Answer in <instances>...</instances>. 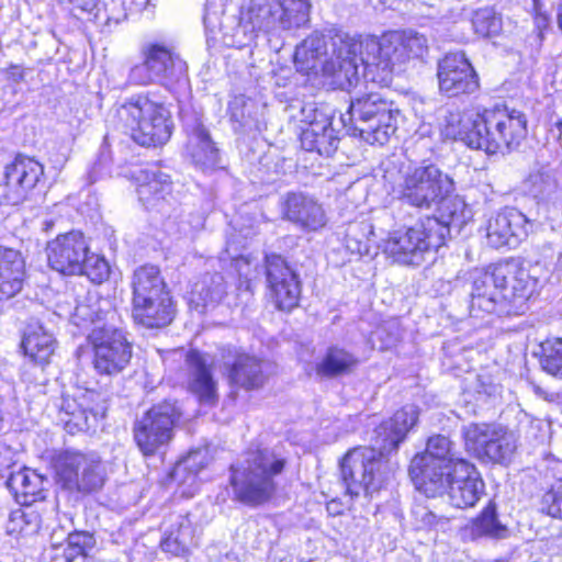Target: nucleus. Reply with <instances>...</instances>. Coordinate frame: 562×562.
I'll return each mask as SVG.
<instances>
[{"label":"nucleus","mask_w":562,"mask_h":562,"mask_svg":"<svg viewBox=\"0 0 562 562\" xmlns=\"http://www.w3.org/2000/svg\"><path fill=\"white\" fill-rule=\"evenodd\" d=\"M144 61L131 68L128 80L138 86L178 79L186 71L184 61L167 47L149 45L143 49Z\"/></svg>","instance_id":"nucleus-16"},{"label":"nucleus","mask_w":562,"mask_h":562,"mask_svg":"<svg viewBox=\"0 0 562 562\" xmlns=\"http://www.w3.org/2000/svg\"><path fill=\"white\" fill-rule=\"evenodd\" d=\"M497 279L499 281H506L507 279V281L514 282L512 290H508V294L504 295V301L510 305L508 312L522 314L527 301L537 288L538 279L516 260L498 266Z\"/></svg>","instance_id":"nucleus-26"},{"label":"nucleus","mask_w":562,"mask_h":562,"mask_svg":"<svg viewBox=\"0 0 562 562\" xmlns=\"http://www.w3.org/2000/svg\"><path fill=\"white\" fill-rule=\"evenodd\" d=\"M10 249L9 247H3V246H0V255L2 254L3 250H8Z\"/></svg>","instance_id":"nucleus-60"},{"label":"nucleus","mask_w":562,"mask_h":562,"mask_svg":"<svg viewBox=\"0 0 562 562\" xmlns=\"http://www.w3.org/2000/svg\"><path fill=\"white\" fill-rule=\"evenodd\" d=\"M277 33L276 0H250L240 11L239 22L227 45L243 47L250 44L257 32Z\"/></svg>","instance_id":"nucleus-18"},{"label":"nucleus","mask_w":562,"mask_h":562,"mask_svg":"<svg viewBox=\"0 0 562 562\" xmlns=\"http://www.w3.org/2000/svg\"><path fill=\"white\" fill-rule=\"evenodd\" d=\"M7 486L18 503L31 506L37 499H44V477L30 469H21L11 473Z\"/></svg>","instance_id":"nucleus-32"},{"label":"nucleus","mask_w":562,"mask_h":562,"mask_svg":"<svg viewBox=\"0 0 562 562\" xmlns=\"http://www.w3.org/2000/svg\"><path fill=\"white\" fill-rule=\"evenodd\" d=\"M266 276L271 300L278 310L290 312L299 305L301 281L282 257H267Z\"/></svg>","instance_id":"nucleus-20"},{"label":"nucleus","mask_w":562,"mask_h":562,"mask_svg":"<svg viewBox=\"0 0 562 562\" xmlns=\"http://www.w3.org/2000/svg\"><path fill=\"white\" fill-rule=\"evenodd\" d=\"M132 317L145 328L169 325L176 314L170 292L158 267L145 265L132 277Z\"/></svg>","instance_id":"nucleus-7"},{"label":"nucleus","mask_w":562,"mask_h":562,"mask_svg":"<svg viewBox=\"0 0 562 562\" xmlns=\"http://www.w3.org/2000/svg\"><path fill=\"white\" fill-rule=\"evenodd\" d=\"M355 132L369 144H386L397 130L398 111L379 92L351 101L348 111Z\"/></svg>","instance_id":"nucleus-9"},{"label":"nucleus","mask_w":562,"mask_h":562,"mask_svg":"<svg viewBox=\"0 0 562 562\" xmlns=\"http://www.w3.org/2000/svg\"><path fill=\"white\" fill-rule=\"evenodd\" d=\"M499 295L497 288H494L490 272L479 271L472 282L470 315L474 318H481L494 313L499 303Z\"/></svg>","instance_id":"nucleus-29"},{"label":"nucleus","mask_w":562,"mask_h":562,"mask_svg":"<svg viewBox=\"0 0 562 562\" xmlns=\"http://www.w3.org/2000/svg\"><path fill=\"white\" fill-rule=\"evenodd\" d=\"M442 479L443 488L437 496L447 494L451 505L457 508L474 506L484 492L485 484L479 472L465 460H459Z\"/></svg>","instance_id":"nucleus-19"},{"label":"nucleus","mask_w":562,"mask_h":562,"mask_svg":"<svg viewBox=\"0 0 562 562\" xmlns=\"http://www.w3.org/2000/svg\"><path fill=\"white\" fill-rule=\"evenodd\" d=\"M24 260L15 249L3 250L0 255V300L13 297L22 290Z\"/></svg>","instance_id":"nucleus-31"},{"label":"nucleus","mask_w":562,"mask_h":562,"mask_svg":"<svg viewBox=\"0 0 562 562\" xmlns=\"http://www.w3.org/2000/svg\"><path fill=\"white\" fill-rule=\"evenodd\" d=\"M497 274H498V267L494 268V270L492 272H490V277L493 278V282H494V288H497L499 294H501V297L504 300V295L505 294H508V290H512V286L514 285V282L513 281H499L497 279Z\"/></svg>","instance_id":"nucleus-53"},{"label":"nucleus","mask_w":562,"mask_h":562,"mask_svg":"<svg viewBox=\"0 0 562 562\" xmlns=\"http://www.w3.org/2000/svg\"><path fill=\"white\" fill-rule=\"evenodd\" d=\"M192 301L207 306L222 300L225 294L224 278L220 273L205 274L192 288Z\"/></svg>","instance_id":"nucleus-42"},{"label":"nucleus","mask_w":562,"mask_h":562,"mask_svg":"<svg viewBox=\"0 0 562 562\" xmlns=\"http://www.w3.org/2000/svg\"><path fill=\"white\" fill-rule=\"evenodd\" d=\"M180 418L176 403L164 401L154 405L133 427L134 440L144 456H153L172 438L173 426Z\"/></svg>","instance_id":"nucleus-13"},{"label":"nucleus","mask_w":562,"mask_h":562,"mask_svg":"<svg viewBox=\"0 0 562 562\" xmlns=\"http://www.w3.org/2000/svg\"><path fill=\"white\" fill-rule=\"evenodd\" d=\"M312 4L308 0H276L279 31H291L310 22Z\"/></svg>","instance_id":"nucleus-36"},{"label":"nucleus","mask_w":562,"mask_h":562,"mask_svg":"<svg viewBox=\"0 0 562 562\" xmlns=\"http://www.w3.org/2000/svg\"><path fill=\"white\" fill-rule=\"evenodd\" d=\"M415 524L419 529H441L445 530L449 524V518L438 516L427 506L415 505L412 509Z\"/></svg>","instance_id":"nucleus-49"},{"label":"nucleus","mask_w":562,"mask_h":562,"mask_svg":"<svg viewBox=\"0 0 562 562\" xmlns=\"http://www.w3.org/2000/svg\"><path fill=\"white\" fill-rule=\"evenodd\" d=\"M186 383L201 403L213 405L217 400L216 382L213 379L205 355L190 350L184 360Z\"/></svg>","instance_id":"nucleus-27"},{"label":"nucleus","mask_w":562,"mask_h":562,"mask_svg":"<svg viewBox=\"0 0 562 562\" xmlns=\"http://www.w3.org/2000/svg\"><path fill=\"white\" fill-rule=\"evenodd\" d=\"M204 23L207 24L209 23V15H205L204 16Z\"/></svg>","instance_id":"nucleus-62"},{"label":"nucleus","mask_w":562,"mask_h":562,"mask_svg":"<svg viewBox=\"0 0 562 562\" xmlns=\"http://www.w3.org/2000/svg\"><path fill=\"white\" fill-rule=\"evenodd\" d=\"M417 419V407L404 406L375 429V448H355L345 454L340 462V475L351 497L361 493L371 495L382 487L390 474L384 454L397 449Z\"/></svg>","instance_id":"nucleus-2"},{"label":"nucleus","mask_w":562,"mask_h":562,"mask_svg":"<svg viewBox=\"0 0 562 562\" xmlns=\"http://www.w3.org/2000/svg\"><path fill=\"white\" fill-rule=\"evenodd\" d=\"M525 190L540 204L548 207L549 202L555 204L559 194L558 183L551 171L541 167L532 170L524 182Z\"/></svg>","instance_id":"nucleus-39"},{"label":"nucleus","mask_w":562,"mask_h":562,"mask_svg":"<svg viewBox=\"0 0 562 562\" xmlns=\"http://www.w3.org/2000/svg\"><path fill=\"white\" fill-rule=\"evenodd\" d=\"M267 362L249 355H239L232 366L229 379L244 389H258L267 380Z\"/></svg>","instance_id":"nucleus-34"},{"label":"nucleus","mask_w":562,"mask_h":562,"mask_svg":"<svg viewBox=\"0 0 562 562\" xmlns=\"http://www.w3.org/2000/svg\"><path fill=\"white\" fill-rule=\"evenodd\" d=\"M188 149L193 162L201 168H213L218 164L220 154L212 142L207 130L196 124L190 135Z\"/></svg>","instance_id":"nucleus-37"},{"label":"nucleus","mask_w":562,"mask_h":562,"mask_svg":"<svg viewBox=\"0 0 562 562\" xmlns=\"http://www.w3.org/2000/svg\"><path fill=\"white\" fill-rule=\"evenodd\" d=\"M285 459L268 448L246 451L231 465V485L235 499L248 506H259L277 491L276 476L281 474Z\"/></svg>","instance_id":"nucleus-4"},{"label":"nucleus","mask_w":562,"mask_h":562,"mask_svg":"<svg viewBox=\"0 0 562 562\" xmlns=\"http://www.w3.org/2000/svg\"><path fill=\"white\" fill-rule=\"evenodd\" d=\"M358 358L339 347H329L315 367L316 374L323 378H335L351 373L358 366Z\"/></svg>","instance_id":"nucleus-38"},{"label":"nucleus","mask_w":562,"mask_h":562,"mask_svg":"<svg viewBox=\"0 0 562 562\" xmlns=\"http://www.w3.org/2000/svg\"><path fill=\"white\" fill-rule=\"evenodd\" d=\"M112 122L130 133L136 143L147 147L165 144L172 133L169 110L148 93L119 101L112 110Z\"/></svg>","instance_id":"nucleus-5"},{"label":"nucleus","mask_w":562,"mask_h":562,"mask_svg":"<svg viewBox=\"0 0 562 562\" xmlns=\"http://www.w3.org/2000/svg\"><path fill=\"white\" fill-rule=\"evenodd\" d=\"M88 248V241L81 232L60 234L47 243L48 265L63 274H77L82 270Z\"/></svg>","instance_id":"nucleus-21"},{"label":"nucleus","mask_w":562,"mask_h":562,"mask_svg":"<svg viewBox=\"0 0 562 562\" xmlns=\"http://www.w3.org/2000/svg\"><path fill=\"white\" fill-rule=\"evenodd\" d=\"M58 532H60L61 535L64 533V530L60 529V530H54L53 533H52V544L54 547H57L59 543H58V540H59V537H58Z\"/></svg>","instance_id":"nucleus-57"},{"label":"nucleus","mask_w":562,"mask_h":562,"mask_svg":"<svg viewBox=\"0 0 562 562\" xmlns=\"http://www.w3.org/2000/svg\"><path fill=\"white\" fill-rule=\"evenodd\" d=\"M459 460L451 454L450 440L437 435L428 439L425 452L413 458L409 475L422 493L427 497H437L443 488L442 475L452 470Z\"/></svg>","instance_id":"nucleus-12"},{"label":"nucleus","mask_w":562,"mask_h":562,"mask_svg":"<svg viewBox=\"0 0 562 562\" xmlns=\"http://www.w3.org/2000/svg\"><path fill=\"white\" fill-rule=\"evenodd\" d=\"M505 531V527L497 519L496 505L490 502L480 516L474 520L473 533L475 536L502 538Z\"/></svg>","instance_id":"nucleus-44"},{"label":"nucleus","mask_w":562,"mask_h":562,"mask_svg":"<svg viewBox=\"0 0 562 562\" xmlns=\"http://www.w3.org/2000/svg\"><path fill=\"white\" fill-rule=\"evenodd\" d=\"M282 217L304 232H317L327 224L323 205L304 192H288L281 200Z\"/></svg>","instance_id":"nucleus-23"},{"label":"nucleus","mask_w":562,"mask_h":562,"mask_svg":"<svg viewBox=\"0 0 562 562\" xmlns=\"http://www.w3.org/2000/svg\"><path fill=\"white\" fill-rule=\"evenodd\" d=\"M427 52L426 36L414 31L394 32L381 38L338 34L333 38V56L338 59L339 66L336 68L334 60H329L325 71L342 89L357 83L360 66L373 75V81L387 85L395 66L412 58H422Z\"/></svg>","instance_id":"nucleus-1"},{"label":"nucleus","mask_w":562,"mask_h":562,"mask_svg":"<svg viewBox=\"0 0 562 562\" xmlns=\"http://www.w3.org/2000/svg\"><path fill=\"white\" fill-rule=\"evenodd\" d=\"M465 448L483 462L507 465L518 446V436L497 423H470L462 427Z\"/></svg>","instance_id":"nucleus-11"},{"label":"nucleus","mask_w":562,"mask_h":562,"mask_svg":"<svg viewBox=\"0 0 562 562\" xmlns=\"http://www.w3.org/2000/svg\"><path fill=\"white\" fill-rule=\"evenodd\" d=\"M542 510L562 519V480L557 481L542 496Z\"/></svg>","instance_id":"nucleus-52"},{"label":"nucleus","mask_w":562,"mask_h":562,"mask_svg":"<svg viewBox=\"0 0 562 562\" xmlns=\"http://www.w3.org/2000/svg\"><path fill=\"white\" fill-rule=\"evenodd\" d=\"M527 217L516 209H505L492 217L486 226L487 243L494 248L516 247L527 237Z\"/></svg>","instance_id":"nucleus-25"},{"label":"nucleus","mask_w":562,"mask_h":562,"mask_svg":"<svg viewBox=\"0 0 562 562\" xmlns=\"http://www.w3.org/2000/svg\"><path fill=\"white\" fill-rule=\"evenodd\" d=\"M45 225H46L45 229L47 231L53 225V223L52 222H49V223L46 222Z\"/></svg>","instance_id":"nucleus-59"},{"label":"nucleus","mask_w":562,"mask_h":562,"mask_svg":"<svg viewBox=\"0 0 562 562\" xmlns=\"http://www.w3.org/2000/svg\"><path fill=\"white\" fill-rule=\"evenodd\" d=\"M206 464V451L194 450L181 459L175 467L171 477L181 485H188L190 491L182 494L193 495L196 485V475Z\"/></svg>","instance_id":"nucleus-41"},{"label":"nucleus","mask_w":562,"mask_h":562,"mask_svg":"<svg viewBox=\"0 0 562 562\" xmlns=\"http://www.w3.org/2000/svg\"><path fill=\"white\" fill-rule=\"evenodd\" d=\"M472 25L476 34L483 37H491L502 31V20L493 8L486 7L473 13Z\"/></svg>","instance_id":"nucleus-46"},{"label":"nucleus","mask_w":562,"mask_h":562,"mask_svg":"<svg viewBox=\"0 0 562 562\" xmlns=\"http://www.w3.org/2000/svg\"><path fill=\"white\" fill-rule=\"evenodd\" d=\"M71 321L77 326H86L87 324L93 326L88 335L93 355L114 346V340L122 344L128 342L123 330L117 326L120 321L117 311L106 299H99L89 294L83 302L76 305Z\"/></svg>","instance_id":"nucleus-10"},{"label":"nucleus","mask_w":562,"mask_h":562,"mask_svg":"<svg viewBox=\"0 0 562 562\" xmlns=\"http://www.w3.org/2000/svg\"><path fill=\"white\" fill-rule=\"evenodd\" d=\"M44 176V166L33 157L16 155L4 167L0 180V203L18 205L29 199Z\"/></svg>","instance_id":"nucleus-15"},{"label":"nucleus","mask_w":562,"mask_h":562,"mask_svg":"<svg viewBox=\"0 0 562 562\" xmlns=\"http://www.w3.org/2000/svg\"><path fill=\"white\" fill-rule=\"evenodd\" d=\"M442 134L486 154L504 153L520 145L527 135L526 115L516 109L495 106L480 113H449Z\"/></svg>","instance_id":"nucleus-3"},{"label":"nucleus","mask_w":562,"mask_h":562,"mask_svg":"<svg viewBox=\"0 0 562 562\" xmlns=\"http://www.w3.org/2000/svg\"><path fill=\"white\" fill-rule=\"evenodd\" d=\"M94 547V539L88 532H72L67 535V548L64 555L66 562H91L90 550Z\"/></svg>","instance_id":"nucleus-43"},{"label":"nucleus","mask_w":562,"mask_h":562,"mask_svg":"<svg viewBox=\"0 0 562 562\" xmlns=\"http://www.w3.org/2000/svg\"><path fill=\"white\" fill-rule=\"evenodd\" d=\"M56 347L54 336L40 323L27 325L22 339L24 353L35 363L44 366L49 362Z\"/></svg>","instance_id":"nucleus-33"},{"label":"nucleus","mask_w":562,"mask_h":562,"mask_svg":"<svg viewBox=\"0 0 562 562\" xmlns=\"http://www.w3.org/2000/svg\"><path fill=\"white\" fill-rule=\"evenodd\" d=\"M560 136L562 137V121L559 123Z\"/></svg>","instance_id":"nucleus-61"},{"label":"nucleus","mask_w":562,"mask_h":562,"mask_svg":"<svg viewBox=\"0 0 562 562\" xmlns=\"http://www.w3.org/2000/svg\"><path fill=\"white\" fill-rule=\"evenodd\" d=\"M319 122L303 128L301 145L306 151H316L321 156H331L338 148L339 137L333 128V117H321Z\"/></svg>","instance_id":"nucleus-30"},{"label":"nucleus","mask_w":562,"mask_h":562,"mask_svg":"<svg viewBox=\"0 0 562 562\" xmlns=\"http://www.w3.org/2000/svg\"><path fill=\"white\" fill-rule=\"evenodd\" d=\"M8 78L14 82H21L24 80V70L19 66H11L8 69Z\"/></svg>","instance_id":"nucleus-55"},{"label":"nucleus","mask_w":562,"mask_h":562,"mask_svg":"<svg viewBox=\"0 0 562 562\" xmlns=\"http://www.w3.org/2000/svg\"><path fill=\"white\" fill-rule=\"evenodd\" d=\"M100 395L92 391L79 392L78 395H65L59 406V419L69 432L87 431L95 427L104 406Z\"/></svg>","instance_id":"nucleus-22"},{"label":"nucleus","mask_w":562,"mask_h":562,"mask_svg":"<svg viewBox=\"0 0 562 562\" xmlns=\"http://www.w3.org/2000/svg\"><path fill=\"white\" fill-rule=\"evenodd\" d=\"M372 342L381 350L395 347L402 339V329L396 319L384 322L372 333Z\"/></svg>","instance_id":"nucleus-47"},{"label":"nucleus","mask_w":562,"mask_h":562,"mask_svg":"<svg viewBox=\"0 0 562 562\" xmlns=\"http://www.w3.org/2000/svg\"><path fill=\"white\" fill-rule=\"evenodd\" d=\"M78 274L87 276L92 282L101 283L108 279L110 274V266L106 260L93 252L87 251L82 270Z\"/></svg>","instance_id":"nucleus-48"},{"label":"nucleus","mask_w":562,"mask_h":562,"mask_svg":"<svg viewBox=\"0 0 562 562\" xmlns=\"http://www.w3.org/2000/svg\"><path fill=\"white\" fill-rule=\"evenodd\" d=\"M439 91L451 98L479 90V76L463 52L448 53L437 64Z\"/></svg>","instance_id":"nucleus-17"},{"label":"nucleus","mask_w":562,"mask_h":562,"mask_svg":"<svg viewBox=\"0 0 562 562\" xmlns=\"http://www.w3.org/2000/svg\"><path fill=\"white\" fill-rule=\"evenodd\" d=\"M557 23L560 30H562V1L557 7Z\"/></svg>","instance_id":"nucleus-56"},{"label":"nucleus","mask_w":562,"mask_h":562,"mask_svg":"<svg viewBox=\"0 0 562 562\" xmlns=\"http://www.w3.org/2000/svg\"><path fill=\"white\" fill-rule=\"evenodd\" d=\"M139 201L147 209L159 205L171 193L170 177L158 168H146L136 176Z\"/></svg>","instance_id":"nucleus-28"},{"label":"nucleus","mask_w":562,"mask_h":562,"mask_svg":"<svg viewBox=\"0 0 562 562\" xmlns=\"http://www.w3.org/2000/svg\"><path fill=\"white\" fill-rule=\"evenodd\" d=\"M460 223L456 213H450L447 222L428 216L412 227L393 232L384 243V251L400 265L419 266L426 252L445 244L450 225Z\"/></svg>","instance_id":"nucleus-8"},{"label":"nucleus","mask_w":562,"mask_h":562,"mask_svg":"<svg viewBox=\"0 0 562 562\" xmlns=\"http://www.w3.org/2000/svg\"><path fill=\"white\" fill-rule=\"evenodd\" d=\"M195 542V528L189 516L178 515L165 530L160 547L172 555H183Z\"/></svg>","instance_id":"nucleus-35"},{"label":"nucleus","mask_w":562,"mask_h":562,"mask_svg":"<svg viewBox=\"0 0 562 562\" xmlns=\"http://www.w3.org/2000/svg\"><path fill=\"white\" fill-rule=\"evenodd\" d=\"M540 364L548 374L562 379V339L547 340L541 345Z\"/></svg>","instance_id":"nucleus-45"},{"label":"nucleus","mask_w":562,"mask_h":562,"mask_svg":"<svg viewBox=\"0 0 562 562\" xmlns=\"http://www.w3.org/2000/svg\"><path fill=\"white\" fill-rule=\"evenodd\" d=\"M132 358V347L121 341L109 349H102L93 355L94 369L100 374L114 375L122 372Z\"/></svg>","instance_id":"nucleus-40"},{"label":"nucleus","mask_w":562,"mask_h":562,"mask_svg":"<svg viewBox=\"0 0 562 562\" xmlns=\"http://www.w3.org/2000/svg\"><path fill=\"white\" fill-rule=\"evenodd\" d=\"M338 34H345L344 32H336L329 38V43L326 37L318 33H313L307 36L300 45L296 46L294 53V65L297 71L308 75L311 71L317 72L319 60L325 56V60L322 63L321 71L324 77L329 80V85L340 89L334 83V77L325 71V65L329 60H334L336 68L339 66V61L333 56V38ZM341 90H344L341 88Z\"/></svg>","instance_id":"nucleus-24"},{"label":"nucleus","mask_w":562,"mask_h":562,"mask_svg":"<svg viewBox=\"0 0 562 562\" xmlns=\"http://www.w3.org/2000/svg\"><path fill=\"white\" fill-rule=\"evenodd\" d=\"M296 109L299 110L297 113H291V117L307 124V126H313L314 123L322 120L321 117H333L329 113L318 109L315 103L299 102L290 106L292 112Z\"/></svg>","instance_id":"nucleus-51"},{"label":"nucleus","mask_w":562,"mask_h":562,"mask_svg":"<svg viewBox=\"0 0 562 562\" xmlns=\"http://www.w3.org/2000/svg\"><path fill=\"white\" fill-rule=\"evenodd\" d=\"M29 525L38 526L37 514L29 508H18L10 513L8 522V532H23Z\"/></svg>","instance_id":"nucleus-50"},{"label":"nucleus","mask_w":562,"mask_h":562,"mask_svg":"<svg viewBox=\"0 0 562 562\" xmlns=\"http://www.w3.org/2000/svg\"><path fill=\"white\" fill-rule=\"evenodd\" d=\"M56 473L59 482L69 491L92 493L104 483L101 459L93 452L65 451L56 461Z\"/></svg>","instance_id":"nucleus-14"},{"label":"nucleus","mask_w":562,"mask_h":562,"mask_svg":"<svg viewBox=\"0 0 562 562\" xmlns=\"http://www.w3.org/2000/svg\"><path fill=\"white\" fill-rule=\"evenodd\" d=\"M75 10L91 13L98 5L99 0H68Z\"/></svg>","instance_id":"nucleus-54"},{"label":"nucleus","mask_w":562,"mask_h":562,"mask_svg":"<svg viewBox=\"0 0 562 562\" xmlns=\"http://www.w3.org/2000/svg\"><path fill=\"white\" fill-rule=\"evenodd\" d=\"M383 179L398 200L417 209L429 210L453 191V180L434 164L387 168Z\"/></svg>","instance_id":"nucleus-6"},{"label":"nucleus","mask_w":562,"mask_h":562,"mask_svg":"<svg viewBox=\"0 0 562 562\" xmlns=\"http://www.w3.org/2000/svg\"><path fill=\"white\" fill-rule=\"evenodd\" d=\"M535 392L539 395H542L544 393L539 386H535Z\"/></svg>","instance_id":"nucleus-58"}]
</instances>
